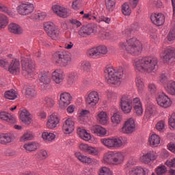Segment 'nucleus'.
Instances as JSON below:
<instances>
[{"mask_svg": "<svg viewBox=\"0 0 175 175\" xmlns=\"http://www.w3.org/2000/svg\"><path fill=\"white\" fill-rule=\"evenodd\" d=\"M36 157L38 159H47L49 158V152L44 149H41L36 154Z\"/></svg>", "mask_w": 175, "mask_h": 175, "instance_id": "09e8293b", "label": "nucleus"}, {"mask_svg": "<svg viewBox=\"0 0 175 175\" xmlns=\"http://www.w3.org/2000/svg\"><path fill=\"white\" fill-rule=\"evenodd\" d=\"M133 109L134 114L137 117H142L144 113V109H143V103L140 98L135 97L133 98Z\"/></svg>", "mask_w": 175, "mask_h": 175, "instance_id": "f3484780", "label": "nucleus"}, {"mask_svg": "<svg viewBox=\"0 0 175 175\" xmlns=\"http://www.w3.org/2000/svg\"><path fill=\"white\" fill-rule=\"evenodd\" d=\"M52 10L53 13L57 14V16H59V17H62L63 18H66V17L69 16L68 9L62 5H55L52 7Z\"/></svg>", "mask_w": 175, "mask_h": 175, "instance_id": "a878e982", "label": "nucleus"}, {"mask_svg": "<svg viewBox=\"0 0 175 175\" xmlns=\"http://www.w3.org/2000/svg\"><path fill=\"white\" fill-rule=\"evenodd\" d=\"M135 84H136V87L137 88L139 94H143L146 88L143 79L140 78L139 77H137L135 79Z\"/></svg>", "mask_w": 175, "mask_h": 175, "instance_id": "79ce46f5", "label": "nucleus"}, {"mask_svg": "<svg viewBox=\"0 0 175 175\" xmlns=\"http://www.w3.org/2000/svg\"><path fill=\"white\" fill-rule=\"evenodd\" d=\"M88 57H99L97 47H93L87 51Z\"/></svg>", "mask_w": 175, "mask_h": 175, "instance_id": "6e6d98bb", "label": "nucleus"}, {"mask_svg": "<svg viewBox=\"0 0 175 175\" xmlns=\"http://www.w3.org/2000/svg\"><path fill=\"white\" fill-rule=\"evenodd\" d=\"M169 125L172 129H175V113H172L169 119Z\"/></svg>", "mask_w": 175, "mask_h": 175, "instance_id": "338daca9", "label": "nucleus"}, {"mask_svg": "<svg viewBox=\"0 0 175 175\" xmlns=\"http://www.w3.org/2000/svg\"><path fill=\"white\" fill-rule=\"evenodd\" d=\"M105 6L109 12H113L116 8V0H105Z\"/></svg>", "mask_w": 175, "mask_h": 175, "instance_id": "3c124183", "label": "nucleus"}, {"mask_svg": "<svg viewBox=\"0 0 175 175\" xmlns=\"http://www.w3.org/2000/svg\"><path fill=\"white\" fill-rule=\"evenodd\" d=\"M75 156L76 158H77V159H79V161H80V162H82L83 163L90 164L94 162V160L91 157L85 156L80 152H75Z\"/></svg>", "mask_w": 175, "mask_h": 175, "instance_id": "4c0bfd02", "label": "nucleus"}, {"mask_svg": "<svg viewBox=\"0 0 175 175\" xmlns=\"http://www.w3.org/2000/svg\"><path fill=\"white\" fill-rule=\"evenodd\" d=\"M122 12L124 16H131L132 13V9L129 3L125 2L122 5Z\"/></svg>", "mask_w": 175, "mask_h": 175, "instance_id": "49530a36", "label": "nucleus"}, {"mask_svg": "<svg viewBox=\"0 0 175 175\" xmlns=\"http://www.w3.org/2000/svg\"><path fill=\"white\" fill-rule=\"evenodd\" d=\"M45 102L48 107H53V106L55 105V101L50 97H46L45 98Z\"/></svg>", "mask_w": 175, "mask_h": 175, "instance_id": "774afa93", "label": "nucleus"}, {"mask_svg": "<svg viewBox=\"0 0 175 175\" xmlns=\"http://www.w3.org/2000/svg\"><path fill=\"white\" fill-rule=\"evenodd\" d=\"M56 27H57V25H55L53 21L44 23V29L46 33L51 32V31H53V29H55Z\"/></svg>", "mask_w": 175, "mask_h": 175, "instance_id": "c03bdc74", "label": "nucleus"}, {"mask_svg": "<svg viewBox=\"0 0 175 175\" xmlns=\"http://www.w3.org/2000/svg\"><path fill=\"white\" fill-rule=\"evenodd\" d=\"M38 80L41 84H49L50 83V72L41 70L38 75Z\"/></svg>", "mask_w": 175, "mask_h": 175, "instance_id": "c756f323", "label": "nucleus"}, {"mask_svg": "<svg viewBox=\"0 0 175 175\" xmlns=\"http://www.w3.org/2000/svg\"><path fill=\"white\" fill-rule=\"evenodd\" d=\"M158 66V58L154 56L135 59L133 62L134 70L137 73H152Z\"/></svg>", "mask_w": 175, "mask_h": 175, "instance_id": "f257e3e1", "label": "nucleus"}, {"mask_svg": "<svg viewBox=\"0 0 175 175\" xmlns=\"http://www.w3.org/2000/svg\"><path fill=\"white\" fill-rule=\"evenodd\" d=\"M150 20L154 25L161 27L165 24V14L161 12L153 13L150 15Z\"/></svg>", "mask_w": 175, "mask_h": 175, "instance_id": "5701e85b", "label": "nucleus"}, {"mask_svg": "<svg viewBox=\"0 0 175 175\" xmlns=\"http://www.w3.org/2000/svg\"><path fill=\"white\" fill-rule=\"evenodd\" d=\"M164 90L170 95H175V81H169L164 84Z\"/></svg>", "mask_w": 175, "mask_h": 175, "instance_id": "a19ab883", "label": "nucleus"}, {"mask_svg": "<svg viewBox=\"0 0 175 175\" xmlns=\"http://www.w3.org/2000/svg\"><path fill=\"white\" fill-rule=\"evenodd\" d=\"M4 96L6 99L14 100V99L17 98V92H16V90H8L5 92Z\"/></svg>", "mask_w": 175, "mask_h": 175, "instance_id": "de8ad7c7", "label": "nucleus"}, {"mask_svg": "<svg viewBox=\"0 0 175 175\" xmlns=\"http://www.w3.org/2000/svg\"><path fill=\"white\" fill-rule=\"evenodd\" d=\"M124 120V117L121 113L117 111L113 113L111 116V122L114 126H118Z\"/></svg>", "mask_w": 175, "mask_h": 175, "instance_id": "473e14b6", "label": "nucleus"}, {"mask_svg": "<svg viewBox=\"0 0 175 175\" xmlns=\"http://www.w3.org/2000/svg\"><path fill=\"white\" fill-rule=\"evenodd\" d=\"M0 120L6 121V122H9V124H16V118L12 116V115L6 111L0 112Z\"/></svg>", "mask_w": 175, "mask_h": 175, "instance_id": "c9c22d12", "label": "nucleus"}, {"mask_svg": "<svg viewBox=\"0 0 175 175\" xmlns=\"http://www.w3.org/2000/svg\"><path fill=\"white\" fill-rule=\"evenodd\" d=\"M32 139H33V133L31 131H27L20 137V142L24 143L25 142H29V140H32Z\"/></svg>", "mask_w": 175, "mask_h": 175, "instance_id": "37998d69", "label": "nucleus"}, {"mask_svg": "<svg viewBox=\"0 0 175 175\" xmlns=\"http://www.w3.org/2000/svg\"><path fill=\"white\" fill-rule=\"evenodd\" d=\"M94 32H95L94 26L88 25L86 26H82L79 30L78 33L81 38H87V36H90V35L94 33Z\"/></svg>", "mask_w": 175, "mask_h": 175, "instance_id": "cd10ccee", "label": "nucleus"}, {"mask_svg": "<svg viewBox=\"0 0 175 175\" xmlns=\"http://www.w3.org/2000/svg\"><path fill=\"white\" fill-rule=\"evenodd\" d=\"M88 114H90V111H88L87 109H83V110L81 111L79 114V120H84V118H85V117H87V116H88Z\"/></svg>", "mask_w": 175, "mask_h": 175, "instance_id": "69168bd1", "label": "nucleus"}, {"mask_svg": "<svg viewBox=\"0 0 175 175\" xmlns=\"http://www.w3.org/2000/svg\"><path fill=\"white\" fill-rule=\"evenodd\" d=\"M167 39L168 42H174L175 40V29L171 30L167 36Z\"/></svg>", "mask_w": 175, "mask_h": 175, "instance_id": "0e129e2a", "label": "nucleus"}, {"mask_svg": "<svg viewBox=\"0 0 175 175\" xmlns=\"http://www.w3.org/2000/svg\"><path fill=\"white\" fill-rule=\"evenodd\" d=\"M52 79L55 84H61L64 81V72L59 69H56L52 72Z\"/></svg>", "mask_w": 175, "mask_h": 175, "instance_id": "2f4dec72", "label": "nucleus"}, {"mask_svg": "<svg viewBox=\"0 0 175 175\" xmlns=\"http://www.w3.org/2000/svg\"><path fill=\"white\" fill-rule=\"evenodd\" d=\"M105 79L109 85L112 87H120L124 76V68L120 67L116 70L113 66H107L105 69Z\"/></svg>", "mask_w": 175, "mask_h": 175, "instance_id": "f03ea898", "label": "nucleus"}, {"mask_svg": "<svg viewBox=\"0 0 175 175\" xmlns=\"http://www.w3.org/2000/svg\"><path fill=\"white\" fill-rule=\"evenodd\" d=\"M158 111H157V106L154 104H148L145 108V112L143 117V121L144 122H148L149 120H151L153 117L157 116Z\"/></svg>", "mask_w": 175, "mask_h": 175, "instance_id": "4468645a", "label": "nucleus"}, {"mask_svg": "<svg viewBox=\"0 0 175 175\" xmlns=\"http://www.w3.org/2000/svg\"><path fill=\"white\" fill-rule=\"evenodd\" d=\"M136 131V122L135 118H129L123 124L120 129V133L124 135H132Z\"/></svg>", "mask_w": 175, "mask_h": 175, "instance_id": "1a4fd4ad", "label": "nucleus"}, {"mask_svg": "<svg viewBox=\"0 0 175 175\" xmlns=\"http://www.w3.org/2000/svg\"><path fill=\"white\" fill-rule=\"evenodd\" d=\"M165 126H166V123L163 120H160L156 124V129L159 132H162L165 130Z\"/></svg>", "mask_w": 175, "mask_h": 175, "instance_id": "13d9d810", "label": "nucleus"}, {"mask_svg": "<svg viewBox=\"0 0 175 175\" xmlns=\"http://www.w3.org/2000/svg\"><path fill=\"white\" fill-rule=\"evenodd\" d=\"M16 139V135L12 132L0 134V144H9Z\"/></svg>", "mask_w": 175, "mask_h": 175, "instance_id": "b1692460", "label": "nucleus"}, {"mask_svg": "<svg viewBox=\"0 0 175 175\" xmlns=\"http://www.w3.org/2000/svg\"><path fill=\"white\" fill-rule=\"evenodd\" d=\"M8 30L10 32L15 33V35H21V33L24 32L23 27L18 25L17 23H10L8 25Z\"/></svg>", "mask_w": 175, "mask_h": 175, "instance_id": "e433bc0d", "label": "nucleus"}, {"mask_svg": "<svg viewBox=\"0 0 175 175\" xmlns=\"http://www.w3.org/2000/svg\"><path fill=\"white\" fill-rule=\"evenodd\" d=\"M167 172V168L165 165H161L156 168V173L157 175L165 174Z\"/></svg>", "mask_w": 175, "mask_h": 175, "instance_id": "052dcab7", "label": "nucleus"}, {"mask_svg": "<svg viewBox=\"0 0 175 175\" xmlns=\"http://www.w3.org/2000/svg\"><path fill=\"white\" fill-rule=\"evenodd\" d=\"M157 103L160 107L163 109H169L173 104V101L169 96L165 93H160L156 96Z\"/></svg>", "mask_w": 175, "mask_h": 175, "instance_id": "9d476101", "label": "nucleus"}, {"mask_svg": "<svg viewBox=\"0 0 175 175\" xmlns=\"http://www.w3.org/2000/svg\"><path fill=\"white\" fill-rule=\"evenodd\" d=\"M22 70L28 77H33V70H35V63L28 57H24L22 59Z\"/></svg>", "mask_w": 175, "mask_h": 175, "instance_id": "0eeeda50", "label": "nucleus"}, {"mask_svg": "<svg viewBox=\"0 0 175 175\" xmlns=\"http://www.w3.org/2000/svg\"><path fill=\"white\" fill-rule=\"evenodd\" d=\"M96 120L100 125H109L110 122V118L109 113L106 111H98L96 114Z\"/></svg>", "mask_w": 175, "mask_h": 175, "instance_id": "6ab92c4d", "label": "nucleus"}, {"mask_svg": "<svg viewBox=\"0 0 175 175\" xmlns=\"http://www.w3.org/2000/svg\"><path fill=\"white\" fill-rule=\"evenodd\" d=\"M98 175H113V171L107 167H102L98 170Z\"/></svg>", "mask_w": 175, "mask_h": 175, "instance_id": "603ef678", "label": "nucleus"}, {"mask_svg": "<svg viewBox=\"0 0 175 175\" xmlns=\"http://www.w3.org/2000/svg\"><path fill=\"white\" fill-rule=\"evenodd\" d=\"M136 163H137V160H136L135 157L130 158L128 162L124 165L125 172H128L129 169H131V166H135Z\"/></svg>", "mask_w": 175, "mask_h": 175, "instance_id": "8fccbe9b", "label": "nucleus"}, {"mask_svg": "<svg viewBox=\"0 0 175 175\" xmlns=\"http://www.w3.org/2000/svg\"><path fill=\"white\" fill-rule=\"evenodd\" d=\"M139 161H141L142 163H144L145 165H148L149 163H151V162H153V161H155L157 159V156L155 155V153L152 151H147L139 157Z\"/></svg>", "mask_w": 175, "mask_h": 175, "instance_id": "a211bd4d", "label": "nucleus"}, {"mask_svg": "<svg viewBox=\"0 0 175 175\" xmlns=\"http://www.w3.org/2000/svg\"><path fill=\"white\" fill-rule=\"evenodd\" d=\"M79 148L80 151L82 152H85L86 154H89V155L96 156L99 154V150L96 149L95 147H92L88 144L82 143L79 144Z\"/></svg>", "mask_w": 175, "mask_h": 175, "instance_id": "4be33fe9", "label": "nucleus"}, {"mask_svg": "<svg viewBox=\"0 0 175 175\" xmlns=\"http://www.w3.org/2000/svg\"><path fill=\"white\" fill-rule=\"evenodd\" d=\"M119 49L133 55H140L143 51V44L137 38H132L127 40L126 42H120Z\"/></svg>", "mask_w": 175, "mask_h": 175, "instance_id": "7ed1b4c3", "label": "nucleus"}, {"mask_svg": "<svg viewBox=\"0 0 175 175\" xmlns=\"http://www.w3.org/2000/svg\"><path fill=\"white\" fill-rule=\"evenodd\" d=\"M125 157V152L122 151L110 150L104 154L103 162L105 165L118 166L124 163Z\"/></svg>", "mask_w": 175, "mask_h": 175, "instance_id": "20e7f679", "label": "nucleus"}, {"mask_svg": "<svg viewBox=\"0 0 175 175\" xmlns=\"http://www.w3.org/2000/svg\"><path fill=\"white\" fill-rule=\"evenodd\" d=\"M23 148L26 150V151H29V152H32L33 151H36L38 148H39V144L36 142H31L24 144Z\"/></svg>", "mask_w": 175, "mask_h": 175, "instance_id": "ea45409f", "label": "nucleus"}, {"mask_svg": "<svg viewBox=\"0 0 175 175\" xmlns=\"http://www.w3.org/2000/svg\"><path fill=\"white\" fill-rule=\"evenodd\" d=\"M100 98L99 97V92L93 90L88 92L85 96V102L89 106H96L99 103Z\"/></svg>", "mask_w": 175, "mask_h": 175, "instance_id": "f8f14e48", "label": "nucleus"}, {"mask_svg": "<svg viewBox=\"0 0 175 175\" xmlns=\"http://www.w3.org/2000/svg\"><path fill=\"white\" fill-rule=\"evenodd\" d=\"M46 34L52 40H59V38H61V30L57 27Z\"/></svg>", "mask_w": 175, "mask_h": 175, "instance_id": "58836bf2", "label": "nucleus"}, {"mask_svg": "<svg viewBox=\"0 0 175 175\" xmlns=\"http://www.w3.org/2000/svg\"><path fill=\"white\" fill-rule=\"evenodd\" d=\"M81 68L85 72H88L91 69V63L88 61H83L81 63Z\"/></svg>", "mask_w": 175, "mask_h": 175, "instance_id": "4d7b16f0", "label": "nucleus"}, {"mask_svg": "<svg viewBox=\"0 0 175 175\" xmlns=\"http://www.w3.org/2000/svg\"><path fill=\"white\" fill-rule=\"evenodd\" d=\"M9 24V18L3 14H0V29H3Z\"/></svg>", "mask_w": 175, "mask_h": 175, "instance_id": "a18cd8bd", "label": "nucleus"}, {"mask_svg": "<svg viewBox=\"0 0 175 175\" xmlns=\"http://www.w3.org/2000/svg\"><path fill=\"white\" fill-rule=\"evenodd\" d=\"M159 83L162 84L163 88H165V84L169 83V81H167V76L165 74H161L159 78Z\"/></svg>", "mask_w": 175, "mask_h": 175, "instance_id": "bf43d9fd", "label": "nucleus"}, {"mask_svg": "<svg viewBox=\"0 0 175 175\" xmlns=\"http://www.w3.org/2000/svg\"><path fill=\"white\" fill-rule=\"evenodd\" d=\"M62 132L64 135H72L75 132V120L72 117L66 118L62 124Z\"/></svg>", "mask_w": 175, "mask_h": 175, "instance_id": "ddd939ff", "label": "nucleus"}, {"mask_svg": "<svg viewBox=\"0 0 175 175\" xmlns=\"http://www.w3.org/2000/svg\"><path fill=\"white\" fill-rule=\"evenodd\" d=\"M102 21H104L106 24H110L111 22V18L109 17H106L105 16H99L98 19H96L97 23H102Z\"/></svg>", "mask_w": 175, "mask_h": 175, "instance_id": "680f3d73", "label": "nucleus"}, {"mask_svg": "<svg viewBox=\"0 0 175 175\" xmlns=\"http://www.w3.org/2000/svg\"><path fill=\"white\" fill-rule=\"evenodd\" d=\"M72 102V95L68 92H63L59 96V106L60 109H65L66 106L70 105Z\"/></svg>", "mask_w": 175, "mask_h": 175, "instance_id": "aec40b11", "label": "nucleus"}, {"mask_svg": "<svg viewBox=\"0 0 175 175\" xmlns=\"http://www.w3.org/2000/svg\"><path fill=\"white\" fill-rule=\"evenodd\" d=\"M77 133L79 137H81L82 140H84V142H90L91 139H92L91 133L84 129L79 128L77 129Z\"/></svg>", "mask_w": 175, "mask_h": 175, "instance_id": "f704fd0d", "label": "nucleus"}, {"mask_svg": "<svg viewBox=\"0 0 175 175\" xmlns=\"http://www.w3.org/2000/svg\"><path fill=\"white\" fill-rule=\"evenodd\" d=\"M160 57L165 63L171 62L172 59H175V49L172 47L162 49V52L160 53Z\"/></svg>", "mask_w": 175, "mask_h": 175, "instance_id": "2eb2a0df", "label": "nucleus"}, {"mask_svg": "<svg viewBox=\"0 0 175 175\" xmlns=\"http://www.w3.org/2000/svg\"><path fill=\"white\" fill-rule=\"evenodd\" d=\"M56 64L62 68H70L72 66V55L66 52H57Z\"/></svg>", "mask_w": 175, "mask_h": 175, "instance_id": "423d86ee", "label": "nucleus"}, {"mask_svg": "<svg viewBox=\"0 0 175 175\" xmlns=\"http://www.w3.org/2000/svg\"><path fill=\"white\" fill-rule=\"evenodd\" d=\"M90 131L92 133L96 135V136H98L99 137H105V136L107 135V130L106 128L99 124L92 126L90 127Z\"/></svg>", "mask_w": 175, "mask_h": 175, "instance_id": "393cba45", "label": "nucleus"}, {"mask_svg": "<svg viewBox=\"0 0 175 175\" xmlns=\"http://www.w3.org/2000/svg\"><path fill=\"white\" fill-rule=\"evenodd\" d=\"M100 143L107 148L112 150L113 148H120L124 146V142L122 138L117 137H109L106 138H102Z\"/></svg>", "mask_w": 175, "mask_h": 175, "instance_id": "39448f33", "label": "nucleus"}, {"mask_svg": "<svg viewBox=\"0 0 175 175\" xmlns=\"http://www.w3.org/2000/svg\"><path fill=\"white\" fill-rule=\"evenodd\" d=\"M20 120L23 124L29 125L32 122V115L27 109H23L21 111Z\"/></svg>", "mask_w": 175, "mask_h": 175, "instance_id": "7c9ffc66", "label": "nucleus"}, {"mask_svg": "<svg viewBox=\"0 0 175 175\" xmlns=\"http://www.w3.org/2000/svg\"><path fill=\"white\" fill-rule=\"evenodd\" d=\"M97 47V53L98 54V57H100V55H106L108 53L107 46L105 45H100Z\"/></svg>", "mask_w": 175, "mask_h": 175, "instance_id": "864d4df0", "label": "nucleus"}, {"mask_svg": "<svg viewBox=\"0 0 175 175\" xmlns=\"http://www.w3.org/2000/svg\"><path fill=\"white\" fill-rule=\"evenodd\" d=\"M133 107V99L127 94H123L120 98V109L124 114H129Z\"/></svg>", "mask_w": 175, "mask_h": 175, "instance_id": "6e6552de", "label": "nucleus"}, {"mask_svg": "<svg viewBox=\"0 0 175 175\" xmlns=\"http://www.w3.org/2000/svg\"><path fill=\"white\" fill-rule=\"evenodd\" d=\"M61 118H59V116H58L57 113H53L47 118L46 128L47 129H51V131H53V129H57V128L59 126Z\"/></svg>", "mask_w": 175, "mask_h": 175, "instance_id": "9b49d317", "label": "nucleus"}, {"mask_svg": "<svg viewBox=\"0 0 175 175\" xmlns=\"http://www.w3.org/2000/svg\"><path fill=\"white\" fill-rule=\"evenodd\" d=\"M126 175H146L147 174V170L146 167L137 165L132 167L129 171H126Z\"/></svg>", "mask_w": 175, "mask_h": 175, "instance_id": "bb28decb", "label": "nucleus"}, {"mask_svg": "<svg viewBox=\"0 0 175 175\" xmlns=\"http://www.w3.org/2000/svg\"><path fill=\"white\" fill-rule=\"evenodd\" d=\"M33 9H35V7L31 3L25 2L19 5L16 10L21 16H27L31 14L33 12Z\"/></svg>", "mask_w": 175, "mask_h": 175, "instance_id": "dca6fc26", "label": "nucleus"}, {"mask_svg": "<svg viewBox=\"0 0 175 175\" xmlns=\"http://www.w3.org/2000/svg\"><path fill=\"white\" fill-rule=\"evenodd\" d=\"M55 137L57 135L53 131H44L41 134V139H42L43 142L45 143H52L55 140Z\"/></svg>", "mask_w": 175, "mask_h": 175, "instance_id": "c85d7f7f", "label": "nucleus"}, {"mask_svg": "<svg viewBox=\"0 0 175 175\" xmlns=\"http://www.w3.org/2000/svg\"><path fill=\"white\" fill-rule=\"evenodd\" d=\"M25 94L27 98H35V96L37 94L35 89L32 88H26Z\"/></svg>", "mask_w": 175, "mask_h": 175, "instance_id": "5fc2aeb1", "label": "nucleus"}, {"mask_svg": "<svg viewBox=\"0 0 175 175\" xmlns=\"http://www.w3.org/2000/svg\"><path fill=\"white\" fill-rule=\"evenodd\" d=\"M8 71L11 75H14V76L18 75L21 72L20 61L17 59H12L9 66Z\"/></svg>", "mask_w": 175, "mask_h": 175, "instance_id": "412c9836", "label": "nucleus"}, {"mask_svg": "<svg viewBox=\"0 0 175 175\" xmlns=\"http://www.w3.org/2000/svg\"><path fill=\"white\" fill-rule=\"evenodd\" d=\"M148 143L150 147H158L161 144V137L155 133L150 134L148 138Z\"/></svg>", "mask_w": 175, "mask_h": 175, "instance_id": "72a5a7b5", "label": "nucleus"}, {"mask_svg": "<svg viewBox=\"0 0 175 175\" xmlns=\"http://www.w3.org/2000/svg\"><path fill=\"white\" fill-rule=\"evenodd\" d=\"M68 77L72 83H76L77 81V73L75 72L69 73Z\"/></svg>", "mask_w": 175, "mask_h": 175, "instance_id": "e2e57ef3", "label": "nucleus"}]
</instances>
